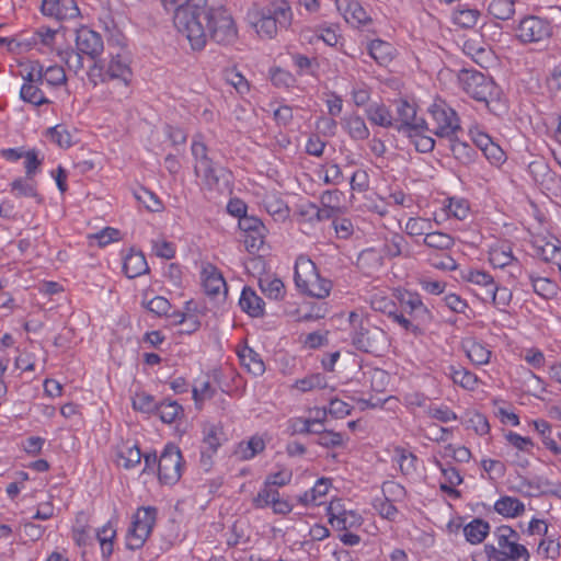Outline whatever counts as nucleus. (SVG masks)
<instances>
[{
    "mask_svg": "<svg viewBox=\"0 0 561 561\" xmlns=\"http://www.w3.org/2000/svg\"><path fill=\"white\" fill-rule=\"evenodd\" d=\"M176 30L194 50L205 47L207 38L228 46L238 39V30L231 13L222 5L213 7L206 0H196L180 7L173 16Z\"/></svg>",
    "mask_w": 561,
    "mask_h": 561,
    "instance_id": "obj_1",
    "label": "nucleus"
},
{
    "mask_svg": "<svg viewBox=\"0 0 561 561\" xmlns=\"http://www.w3.org/2000/svg\"><path fill=\"white\" fill-rule=\"evenodd\" d=\"M294 279L297 288L310 297L321 299L330 294L331 282L320 277L314 263L309 259L297 260Z\"/></svg>",
    "mask_w": 561,
    "mask_h": 561,
    "instance_id": "obj_2",
    "label": "nucleus"
},
{
    "mask_svg": "<svg viewBox=\"0 0 561 561\" xmlns=\"http://www.w3.org/2000/svg\"><path fill=\"white\" fill-rule=\"evenodd\" d=\"M431 117L430 131L439 138H451L461 130L459 117L454 108H451L444 100H436L428 107Z\"/></svg>",
    "mask_w": 561,
    "mask_h": 561,
    "instance_id": "obj_3",
    "label": "nucleus"
},
{
    "mask_svg": "<svg viewBox=\"0 0 561 561\" xmlns=\"http://www.w3.org/2000/svg\"><path fill=\"white\" fill-rule=\"evenodd\" d=\"M458 79L462 90L469 96L485 103L486 106L497 95L494 81L480 71L463 69L460 71Z\"/></svg>",
    "mask_w": 561,
    "mask_h": 561,
    "instance_id": "obj_4",
    "label": "nucleus"
},
{
    "mask_svg": "<svg viewBox=\"0 0 561 561\" xmlns=\"http://www.w3.org/2000/svg\"><path fill=\"white\" fill-rule=\"evenodd\" d=\"M352 343L356 350L374 355H380L389 346L387 333L370 322L357 325V331L352 333Z\"/></svg>",
    "mask_w": 561,
    "mask_h": 561,
    "instance_id": "obj_5",
    "label": "nucleus"
},
{
    "mask_svg": "<svg viewBox=\"0 0 561 561\" xmlns=\"http://www.w3.org/2000/svg\"><path fill=\"white\" fill-rule=\"evenodd\" d=\"M183 457L174 444H167L158 461V478L163 484H175L182 476Z\"/></svg>",
    "mask_w": 561,
    "mask_h": 561,
    "instance_id": "obj_6",
    "label": "nucleus"
},
{
    "mask_svg": "<svg viewBox=\"0 0 561 561\" xmlns=\"http://www.w3.org/2000/svg\"><path fill=\"white\" fill-rule=\"evenodd\" d=\"M493 535L497 540V546L502 550H505L504 557L506 561H519L520 559H523V561H529L530 553L528 549L518 542L520 536L511 526H499Z\"/></svg>",
    "mask_w": 561,
    "mask_h": 561,
    "instance_id": "obj_7",
    "label": "nucleus"
},
{
    "mask_svg": "<svg viewBox=\"0 0 561 561\" xmlns=\"http://www.w3.org/2000/svg\"><path fill=\"white\" fill-rule=\"evenodd\" d=\"M24 84L20 90V98L35 106L48 104L49 100L44 95L38 84L43 83V65L39 61H32L30 70L24 77Z\"/></svg>",
    "mask_w": 561,
    "mask_h": 561,
    "instance_id": "obj_8",
    "label": "nucleus"
},
{
    "mask_svg": "<svg viewBox=\"0 0 561 561\" xmlns=\"http://www.w3.org/2000/svg\"><path fill=\"white\" fill-rule=\"evenodd\" d=\"M550 23L536 15L524 18L517 27V37L523 43H539L551 36Z\"/></svg>",
    "mask_w": 561,
    "mask_h": 561,
    "instance_id": "obj_9",
    "label": "nucleus"
},
{
    "mask_svg": "<svg viewBox=\"0 0 561 561\" xmlns=\"http://www.w3.org/2000/svg\"><path fill=\"white\" fill-rule=\"evenodd\" d=\"M397 118L394 121V128L403 134L416 133L421 128H427V122L424 118L416 117V110L414 105L410 104L407 100H399L396 102Z\"/></svg>",
    "mask_w": 561,
    "mask_h": 561,
    "instance_id": "obj_10",
    "label": "nucleus"
},
{
    "mask_svg": "<svg viewBox=\"0 0 561 561\" xmlns=\"http://www.w3.org/2000/svg\"><path fill=\"white\" fill-rule=\"evenodd\" d=\"M398 300L402 311L414 322H419L422 325L432 322L433 314L423 304L419 294L405 290L399 295Z\"/></svg>",
    "mask_w": 561,
    "mask_h": 561,
    "instance_id": "obj_11",
    "label": "nucleus"
},
{
    "mask_svg": "<svg viewBox=\"0 0 561 561\" xmlns=\"http://www.w3.org/2000/svg\"><path fill=\"white\" fill-rule=\"evenodd\" d=\"M76 49L95 60L103 53V38L100 33L82 26L76 32Z\"/></svg>",
    "mask_w": 561,
    "mask_h": 561,
    "instance_id": "obj_12",
    "label": "nucleus"
},
{
    "mask_svg": "<svg viewBox=\"0 0 561 561\" xmlns=\"http://www.w3.org/2000/svg\"><path fill=\"white\" fill-rule=\"evenodd\" d=\"M264 14L271 15L280 28H287L293 21V11L287 0H271L263 9Z\"/></svg>",
    "mask_w": 561,
    "mask_h": 561,
    "instance_id": "obj_13",
    "label": "nucleus"
},
{
    "mask_svg": "<svg viewBox=\"0 0 561 561\" xmlns=\"http://www.w3.org/2000/svg\"><path fill=\"white\" fill-rule=\"evenodd\" d=\"M264 300L251 287L243 288L239 299V306L242 311L247 312L250 317L259 318L264 314Z\"/></svg>",
    "mask_w": 561,
    "mask_h": 561,
    "instance_id": "obj_14",
    "label": "nucleus"
},
{
    "mask_svg": "<svg viewBox=\"0 0 561 561\" xmlns=\"http://www.w3.org/2000/svg\"><path fill=\"white\" fill-rule=\"evenodd\" d=\"M383 256L387 259H394L399 256H409V243L404 236L398 232L391 233L385 238L382 245Z\"/></svg>",
    "mask_w": 561,
    "mask_h": 561,
    "instance_id": "obj_15",
    "label": "nucleus"
},
{
    "mask_svg": "<svg viewBox=\"0 0 561 561\" xmlns=\"http://www.w3.org/2000/svg\"><path fill=\"white\" fill-rule=\"evenodd\" d=\"M448 148L454 158L463 165H469L474 162L478 151L468 142L460 141L457 136L448 138Z\"/></svg>",
    "mask_w": 561,
    "mask_h": 561,
    "instance_id": "obj_16",
    "label": "nucleus"
},
{
    "mask_svg": "<svg viewBox=\"0 0 561 561\" xmlns=\"http://www.w3.org/2000/svg\"><path fill=\"white\" fill-rule=\"evenodd\" d=\"M123 271L128 278H136L148 273L149 266L144 253L130 251L124 259Z\"/></svg>",
    "mask_w": 561,
    "mask_h": 561,
    "instance_id": "obj_17",
    "label": "nucleus"
},
{
    "mask_svg": "<svg viewBox=\"0 0 561 561\" xmlns=\"http://www.w3.org/2000/svg\"><path fill=\"white\" fill-rule=\"evenodd\" d=\"M370 57L380 66H388L396 55V48L388 42L374 39L368 44Z\"/></svg>",
    "mask_w": 561,
    "mask_h": 561,
    "instance_id": "obj_18",
    "label": "nucleus"
},
{
    "mask_svg": "<svg viewBox=\"0 0 561 561\" xmlns=\"http://www.w3.org/2000/svg\"><path fill=\"white\" fill-rule=\"evenodd\" d=\"M494 511L506 518H515L524 514L525 504L517 497L505 495L494 503Z\"/></svg>",
    "mask_w": 561,
    "mask_h": 561,
    "instance_id": "obj_19",
    "label": "nucleus"
},
{
    "mask_svg": "<svg viewBox=\"0 0 561 561\" xmlns=\"http://www.w3.org/2000/svg\"><path fill=\"white\" fill-rule=\"evenodd\" d=\"M265 449V442L259 436H252L249 440L240 442L233 451L239 460H250Z\"/></svg>",
    "mask_w": 561,
    "mask_h": 561,
    "instance_id": "obj_20",
    "label": "nucleus"
},
{
    "mask_svg": "<svg viewBox=\"0 0 561 561\" xmlns=\"http://www.w3.org/2000/svg\"><path fill=\"white\" fill-rule=\"evenodd\" d=\"M490 524L482 518H474L463 526L466 540L471 545L481 543L490 533Z\"/></svg>",
    "mask_w": 561,
    "mask_h": 561,
    "instance_id": "obj_21",
    "label": "nucleus"
},
{
    "mask_svg": "<svg viewBox=\"0 0 561 561\" xmlns=\"http://www.w3.org/2000/svg\"><path fill=\"white\" fill-rule=\"evenodd\" d=\"M203 287L208 296L215 297L224 289V295H227V284L221 273L211 266V270H204L203 272Z\"/></svg>",
    "mask_w": 561,
    "mask_h": 561,
    "instance_id": "obj_22",
    "label": "nucleus"
},
{
    "mask_svg": "<svg viewBox=\"0 0 561 561\" xmlns=\"http://www.w3.org/2000/svg\"><path fill=\"white\" fill-rule=\"evenodd\" d=\"M514 260L512 247L507 242L493 245L489 251V261L494 267L503 268L510 266Z\"/></svg>",
    "mask_w": 561,
    "mask_h": 561,
    "instance_id": "obj_23",
    "label": "nucleus"
},
{
    "mask_svg": "<svg viewBox=\"0 0 561 561\" xmlns=\"http://www.w3.org/2000/svg\"><path fill=\"white\" fill-rule=\"evenodd\" d=\"M105 75L108 79H121L128 83L131 78V69L125 57L116 55L108 62Z\"/></svg>",
    "mask_w": 561,
    "mask_h": 561,
    "instance_id": "obj_24",
    "label": "nucleus"
},
{
    "mask_svg": "<svg viewBox=\"0 0 561 561\" xmlns=\"http://www.w3.org/2000/svg\"><path fill=\"white\" fill-rule=\"evenodd\" d=\"M445 374L449 376L455 383L468 390H473L478 383L477 376L461 366L450 365L446 368Z\"/></svg>",
    "mask_w": 561,
    "mask_h": 561,
    "instance_id": "obj_25",
    "label": "nucleus"
},
{
    "mask_svg": "<svg viewBox=\"0 0 561 561\" xmlns=\"http://www.w3.org/2000/svg\"><path fill=\"white\" fill-rule=\"evenodd\" d=\"M157 513L153 506L140 507L133 516L131 523L140 529V533L144 530L150 535L157 520Z\"/></svg>",
    "mask_w": 561,
    "mask_h": 561,
    "instance_id": "obj_26",
    "label": "nucleus"
},
{
    "mask_svg": "<svg viewBox=\"0 0 561 561\" xmlns=\"http://www.w3.org/2000/svg\"><path fill=\"white\" fill-rule=\"evenodd\" d=\"M11 190L15 193V196L21 197H33L38 204L43 203V197L38 194L36 188V182L33 179L19 178L11 183Z\"/></svg>",
    "mask_w": 561,
    "mask_h": 561,
    "instance_id": "obj_27",
    "label": "nucleus"
},
{
    "mask_svg": "<svg viewBox=\"0 0 561 561\" xmlns=\"http://www.w3.org/2000/svg\"><path fill=\"white\" fill-rule=\"evenodd\" d=\"M227 439L224 428L220 424H211L204 428L203 443L206 446V450L215 454L221 446L222 442Z\"/></svg>",
    "mask_w": 561,
    "mask_h": 561,
    "instance_id": "obj_28",
    "label": "nucleus"
},
{
    "mask_svg": "<svg viewBox=\"0 0 561 561\" xmlns=\"http://www.w3.org/2000/svg\"><path fill=\"white\" fill-rule=\"evenodd\" d=\"M117 462L123 466L125 469H131L141 460V451L137 445L128 446L126 444L118 447L117 453Z\"/></svg>",
    "mask_w": 561,
    "mask_h": 561,
    "instance_id": "obj_29",
    "label": "nucleus"
},
{
    "mask_svg": "<svg viewBox=\"0 0 561 561\" xmlns=\"http://www.w3.org/2000/svg\"><path fill=\"white\" fill-rule=\"evenodd\" d=\"M538 553L551 560H556L561 553L560 537L556 533H549L538 543Z\"/></svg>",
    "mask_w": 561,
    "mask_h": 561,
    "instance_id": "obj_30",
    "label": "nucleus"
},
{
    "mask_svg": "<svg viewBox=\"0 0 561 561\" xmlns=\"http://www.w3.org/2000/svg\"><path fill=\"white\" fill-rule=\"evenodd\" d=\"M239 358L244 367L254 376H260L265 371V365L260 355L250 347H244L239 353Z\"/></svg>",
    "mask_w": 561,
    "mask_h": 561,
    "instance_id": "obj_31",
    "label": "nucleus"
},
{
    "mask_svg": "<svg viewBox=\"0 0 561 561\" xmlns=\"http://www.w3.org/2000/svg\"><path fill=\"white\" fill-rule=\"evenodd\" d=\"M488 13L496 20H510L515 13L514 0H492L488 5Z\"/></svg>",
    "mask_w": 561,
    "mask_h": 561,
    "instance_id": "obj_32",
    "label": "nucleus"
},
{
    "mask_svg": "<svg viewBox=\"0 0 561 561\" xmlns=\"http://www.w3.org/2000/svg\"><path fill=\"white\" fill-rule=\"evenodd\" d=\"M480 15L477 9L459 5L453 13V21L462 28H471L477 24Z\"/></svg>",
    "mask_w": 561,
    "mask_h": 561,
    "instance_id": "obj_33",
    "label": "nucleus"
},
{
    "mask_svg": "<svg viewBox=\"0 0 561 561\" xmlns=\"http://www.w3.org/2000/svg\"><path fill=\"white\" fill-rule=\"evenodd\" d=\"M423 243L428 248L444 251L449 250L454 245L455 241L448 233L428 230V232L425 233Z\"/></svg>",
    "mask_w": 561,
    "mask_h": 561,
    "instance_id": "obj_34",
    "label": "nucleus"
},
{
    "mask_svg": "<svg viewBox=\"0 0 561 561\" xmlns=\"http://www.w3.org/2000/svg\"><path fill=\"white\" fill-rule=\"evenodd\" d=\"M368 119L378 126L381 127H394V121L392 115L387 106L385 105H374L367 110Z\"/></svg>",
    "mask_w": 561,
    "mask_h": 561,
    "instance_id": "obj_35",
    "label": "nucleus"
},
{
    "mask_svg": "<svg viewBox=\"0 0 561 561\" xmlns=\"http://www.w3.org/2000/svg\"><path fill=\"white\" fill-rule=\"evenodd\" d=\"M156 413L163 423L171 424L183 414V408L176 401L164 400L158 404Z\"/></svg>",
    "mask_w": 561,
    "mask_h": 561,
    "instance_id": "obj_36",
    "label": "nucleus"
},
{
    "mask_svg": "<svg viewBox=\"0 0 561 561\" xmlns=\"http://www.w3.org/2000/svg\"><path fill=\"white\" fill-rule=\"evenodd\" d=\"M195 173L197 176H202L205 184L209 187L218 184L219 176L217 175V170L214 167L213 160L208 157L204 160H201L198 163H195Z\"/></svg>",
    "mask_w": 561,
    "mask_h": 561,
    "instance_id": "obj_37",
    "label": "nucleus"
},
{
    "mask_svg": "<svg viewBox=\"0 0 561 561\" xmlns=\"http://www.w3.org/2000/svg\"><path fill=\"white\" fill-rule=\"evenodd\" d=\"M534 291L545 299L553 298L558 293V285L546 277L529 276Z\"/></svg>",
    "mask_w": 561,
    "mask_h": 561,
    "instance_id": "obj_38",
    "label": "nucleus"
},
{
    "mask_svg": "<svg viewBox=\"0 0 561 561\" xmlns=\"http://www.w3.org/2000/svg\"><path fill=\"white\" fill-rule=\"evenodd\" d=\"M461 277H462V279H465L467 282H470V283H473V284L484 287L485 288L484 294L488 290H490V287H492L495 283L493 277L489 273H486L484 271H480V270H473L470 267L461 271Z\"/></svg>",
    "mask_w": 561,
    "mask_h": 561,
    "instance_id": "obj_39",
    "label": "nucleus"
},
{
    "mask_svg": "<svg viewBox=\"0 0 561 561\" xmlns=\"http://www.w3.org/2000/svg\"><path fill=\"white\" fill-rule=\"evenodd\" d=\"M345 126L347 128L348 135L354 140H364L369 136V129L367 128L364 119L358 116H350L345 119Z\"/></svg>",
    "mask_w": 561,
    "mask_h": 561,
    "instance_id": "obj_40",
    "label": "nucleus"
},
{
    "mask_svg": "<svg viewBox=\"0 0 561 561\" xmlns=\"http://www.w3.org/2000/svg\"><path fill=\"white\" fill-rule=\"evenodd\" d=\"M259 286L268 298L278 300L285 295V286L279 278H260Z\"/></svg>",
    "mask_w": 561,
    "mask_h": 561,
    "instance_id": "obj_41",
    "label": "nucleus"
},
{
    "mask_svg": "<svg viewBox=\"0 0 561 561\" xmlns=\"http://www.w3.org/2000/svg\"><path fill=\"white\" fill-rule=\"evenodd\" d=\"M535 430L541 436L543 445L552 451L554 455H561V447L558 446L554 438L551 437V426L545 420H538L534 422Z\"/></svg>",
    "mask_w": 561,
    "mask_h": 561,
    "instance_id": "obj_42",
    "label": "nucleus"
},
{
    "mask_svg": "<svg viewBox=\"0 0 561 561\" xmlns=\"http://www.w3.org/2000/svg\"><path fill=\"white\" fill-rule=\"evenodd\" d=\"M430 131V125L427 124V128H421L416 133H407L405 135L411 138L412 142L414 144V147L416 151L422 153L431 152L435 147V140L424 135V131Z\"/></svg>",
    "mask_w": 561,
    "mask_h": 561,
    "instance_id": "obj_43",
    "label": "nucleus"
},
{
    "mask_svg": "<svg viewBox=\"0 0 561 561\" xmlns=\"http://www.w3.org/2000/svg\"><path fill=\"white\" fill-rule=\"evenodd\" d=\"M254 26L259 35L267 38H273L277 34L278 28H280L279 24L271 18V15L264 14L263 10L261 11V16L259 21L255 22Z\"/></svg>",
    "mask_w": 561,
    "mask_h": 561,
    "instance_id": "obj_44",
    "label": "nucleus"
},
{
    "mask_svg": "<svg viewBox=\"0 0 561 561\" xmlns=\"http://www.w3.org/2000/svg\"><path fill=\"white\" fill-rule=\"evenodd\" d=\"M141 305L149 310L150 312L154 313L158 317H169L171 318L172 313H169L171 309V304L169 300L162 296H156L152 299L146 301L142 300Z\"/></svg>",
    "mask_w": 561,
    "mask_h": 561,
    "instance_id": "obj_45",
    "label": "nucleus"
},
{
    "mask_svg": "<svg viewBox=\"0 0 561 561\" xmlns=\"http://www.w3.org/2000/svg\"><path fill=\"white\" fill-rule=\"evenodd\" d=\"M134 195L150 211H160L163 207L158 196L145 187L137 190Z\"/></svg>",
    "mask_w": 561,
    "mask_h": 561,
    "instance_id": "obj_46",
    "label": "nucleus"
},
{
    "mask_svg": "<svg viewBox=\"0 0 561 561\" xmlns=\"http://www.w3.org/2000/svg\"><path fill=\"white\" fill-rule=\"evenodd\" d=\"M174 319L175 324H181L183 328L180 330V333L191 334L195 332L201 322L195 316H187L181 311H174L171 316Z\"/></svg>",
    "mask_w": 561,
    "mask_h": 561,
    "instance_id": "obj_47",
    "label": "nucleus"
},
{
    "mask_svg": "<svg viewBox=\"0 0 561 561\" xmlns=\"http://www.w3.org/2000/svg\"><path fill=\"white\" fill-rule=\"evenodd\" d=\"M432 229V222L430 219L425 218H409L405 224L404 230L411 237L422 236L428 232Z\"/></svg>",
    "mask_w": 561,
    "mask_h": 561,
    "instance_id": "obj_48",
    "label": "nucleus"
},
{
    "mask_svg": "<svg viewBox=\"0 0 561 561\" xmlns=\"http://www.w3.org/2000/svg\"><path fill=\"white\" fill-rule=\"evenodd\" d=\"M396 454L398 456V463L400 470L403 474L408 476L413 473L416 470L415 462L417 460L416 456L412 453L407 451L403 448H396Z\"/></svg>",
    "mask_w": 561,
    "mask_h": 561,
    "instance_id": "obj_49",
    "label": "nucleus"
},
{
    "mask_svg": "<svg viewBox=\"0 0 561 561\" xmlns=\"http://www.w3.org/2000/svg\"><path fill=\"white\" fill-rule=\"evenodd\" d=\"M467 356L473 364L483 365L489 362L491 352L482 344L471 342L467 348Z\"/></svg>",
    "mask_w": 561,
    "mask_h": 561,
    "instance_id": "obj_50",
    "label": "nucleus"
},
{
    "mask_svg": "<svg viewBox=\"0 0 561 561\" xmlns=\"http://www.w3.org/2000/svg\"><path fill=\"white\" fill-rule=\"evenodd\" d=\"M149 536L150 535H148L144 530H142V533H140V529H138V527L131 523L130 527L128 528L127 535H126L127 549H129V550L140 549Z\"/></svg>",
    "mask_w": 561,
    "mask_h": 561,
    "instance_id": "obj_51",
    "label": "nucleus"
},
{
    "mask_svg": "<svg viewBox=\"0 0 561 561\" xmlns=\"http://www.w3.org/2000/svg\"><path fill=\"white\" fill-rule=\"evenodd\" d=\"M523 485L528 486L529 489L536 490L539 494L543 495H559L557 490L551 489L552 483L545 478L535 477L533 479H524Z\"/></svg>",
    "mask_w": 561,
    "mask_h": 561,
    "instance_id": "obj_52",
    "label": "nucleus"
},
{
    "mask_svg": "<svg viewBox=\"0 0 561 561\" xmlns=\"http://www.w3.org/2000/svg\"><path fill=\"white\" fill-rule=\"evenodd\" d=\"M486 298H490L495 305L506 307L512 300V291L506 287H499L494 283L490 290L485 293Z\"/></svg>",
    "mask_w": 561,
    "mask_h": 561,
    "instance_id": "obj_53",
    "label": "nucleus"
},
{
    "mask_svg": "<svg viewBox=\"0 0 561 561\" xmlns=\"http://www.w3.org/2000/svg\"><path fill=\"white\" fill-rule=\"evenodd\" d=\"M323 419H302L296 417L290 421V428L293 434H311L313 425H321Z\"/></svg>",
    "mask_w": 561,
    "mask_h": 561,
    "instance_id": "obj_54",
    "label": "nucleus"
},
{
    "mask_svg": "<svg viewBox=\"0 0 561 561\" xmlns=\"http://www.w3.org/2000/svg\"><path fill=\"white\" fill-rule=\"evenodd\" d=\"M296 387L304 392L316 388L322 389L327 387V379L322 374H313L297 380Z\"/></svg>",
    "mask_w": 561,
    "mask_h": 561,
    "instance_id": "obj_55",
    "label": "nucleus"
},
{
    "mask_svg": "<svg viewBox=\"0 0 561 561\" xmlns=\"http://www.w3.org/2000/svg\"><path fill=\"white\" fill-rule=\"evenodd\" d=\"M41 11L44 15L57 20L67 19V11L62 9L61 0H42Z\"/></svg>",
    "mask_w": 561,
    "mask_h": 561,
    "instance_id": "obj_56",
    "label": "nucleus"
},
{
    "mask_svg": "<svg viewBox=\"0 0 561 561\" xmlns=\"http://www.w3.org/2000/svg\"><path fill=\"white\" fill-rule=\"evenodd\" d=\"M362 516L354 511H345L337 522H332V526L337 530H346L348 528L360 526Z\"/></svg>",
    "mask_w": 561,
    "mask_h": 561,
    "instance_id": "obj_57",
    "label": "nucleus"
},
{
    "mask_svg": "<svg viewBox=\"0 0 561 561\" xmlns=\"http://www.w3.org/2000/svg\"><path fill=\"white\" fill-rule=\"evenodd\" d=\"M133 407L135 410H139L145 413L156 412L158 403L154 398L146 392L137 393L133 400Z\"/></svg>",
    "mask_w": 561,
    "mask_h": 561,
    "instance_id": "obj_58",
    "label": "nucleus"
},
{
    "mask_svg": "<svg viewBox=\"0 0 561 561\" xmlns=\"http://www.w3.org/2000/svg\"><path fill=\"white\" fill-rule=\"evenodd\" d=\"M66 73L60 66H50L47 69H43V82H47L49 85H60L66 82Z\"/></svg>",
    "mask_w": 561,
    "mask_h": 561,
    "instance_id": "obj_59",
    "label": "nucleus"
},
{
    "mask_svg": "<svg viewBox=\"0 0 561 561\" xmlns=\"http://www.w3.org/2000/svg\"><path fill=\"white\" fill-rule=\"evenodd\" d=\"M316 443L325 448L341 447L343 446V435L339 432L328 430L320 433V437H318Z\"/></svg>",
    "mask_w": 561,
    "mask_h": 561,
    "instance_id": "obj_60",
    "label": "nucleus"
},
{
    "mask_svg": "<svg viewBox=\"0 0 561 561\" xmlns=\"http://www.w3.org/2000/svg\"><path fill=\"white\" fill-rule=\"evenodd\" d=\"M61 59L65 60L68 68L73 70L75 72H78L79 70L83 69V58L82 54L79 50L68 49L59 54Z\"/></svg>",
    "mask_w": 561,
    "mask_h": 561,
    "instance_id": "obj_61",
    "label": "nucleus"
},
{
    "mask_svg": "<svg viewBox=\"0 0 561 561\" xmlns=\"http://www.w3.org/2000/svg\"><path fill=\"white\" fill-rule=\"evenodd\" d=\"M345 20L348 23L356 24L357 26L366 25L371 22L370 16L357 0L348 14V19Z\"/></svg>",
    "mask_w": 561,
    "mask_h": 561,
    "instance_id": "obj_62",
    "label": "nucleus"
},
{
    "mask_svg": "<svg viewBox=\"0 0 561 561\" xmlns=\"http://www.w3.org/2000/svg\"><path fill=\"white\" fill-rule=\"evenodd\" d=\"M50 139L56 142L59 147L68 148L71 146V135L61 125L50 127L48 129Z\"/></svg>",
    "mask_w": 561,
    "mask_h": 561,
    "instance_id": "obj_63",
    "label": "nucleus"
},
{
    "mask_svg": "<svg viewBox=\"0 0 561 561\" xmlns=\"http://www.w3.org/2000/svg\"><path fill=\"white\" fill-rule=\"evenodd\" d=\"M449 203L446 206L447 214L457 219H465L469 211V206L463 199L449 198Z\"/></svg>",
    "mask_w": 561,
    "mask_h": 561,
    "instance_id": "obj_64",
    "label": "nucleus"
}]
</instances>
